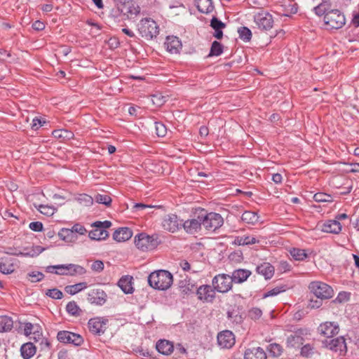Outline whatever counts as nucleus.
<instances>
[{
  "label": "nucleus",
  "instance_id": "1",
  "mask_svg": "<svg viewBox=\"0 0 359 359\" xmlns=\"http://www.w3.org/2000/svg\"><path fill=\"white\" fill-rule=\"evenodd\" d=\"M173 277L170 272L166 270H158L151 273L148 276L149 285L159 290H165L170 287Z\"/></svg>",
  "mask_w": 359,
  "mask_h": 359
},
{
  "label": "nucleus",
  "instance_id": "2",
  "mask_svg": "<svg viewBox=\"0 0 359 359\" xmlns=\"http://www.w3.org/2000/svg\"><path fill=\"white\" fill-rule=\"evenodd\" d=\"M200 218L202 219L203 226L210 231H215L224 224V219L219 213L207 212L204 209L200 210Z\"/></svg>",
  "mask_w": 359,
  "mask_h": 359
},
{
  "label": "nucleus",
  "instance_id": "3",
  "mask_svg": "<svg viewBox=\"0 0 359 359\" xmlns=\"http://www.w3.org/2000/svg\"><path fill=\"white\" fill-rule=\"evenodd\" d=\"M135 244L139 250L147 252L156 248L160 241L156 235L149 236L145 233H141L135 237Z\"/></svg>",
  "mask_w": 359,
  "mask_h": 359
},
{
  "label": "nucleus",
  "instance_id": "4",
  "mask_svg": "<svg viewBox=\"0 0 359 359\" xmlns=\"http://www.w3.org/2000/svg\"><path fill=\"white\" fill-rule=\"evenodd\" d=\"M137 27L141 36L147 40L156 38L159 33V27L157 23L151 18L142 19Z\"/></svg>",
  "mask_w": 359,
  "mask_h": 359
},
{
  "label": "nucleus",
  "instance_id": "5",
  "mask_svg": "<svg viewBox=\"0 0 359 359\" xmlns=\"http://www.w3.org/2000/svg\"><path fill=\"white\" fill-rule=\"evenodd\" d=\"M324 22L327 29H338L345 25L346 18L341 11L334 9L325 13Z\"/></svg>",
  "mask_w": 359,
  "mask_h": 359
},
{
  "label": "nucleus",
  "instance_id": "6",
  "mask_svg": "<svg viewBox=\"0 0 359 359\" xmlns=\"http://www.w3.org/2000/svg\"><path fill=\"white\" fill-rule=\"evenodd\" d=\"M309 288L311 292L321 299H330L334 294V291L330 285L320 281L311 282Z\"/></svg>",
  "mask_w": 359,
  "mask_h": 359
},
{
  "label": "nucleus",
  "instance_id": "7",
  "mask_svg": "<svg viewBox=\"0 0 359 359\" xmlns=\"http://www.w3.org/2000/svg\"><path fill=\"white\" fill-rule=\"evenodd\" d=\"M232 283L231 276L225 273L215 276L212 280V284L215 290L222 293L229 291L232 287Z\"/></svg>",
  "mask_w": 359,
  "mask_h": 359
},
{
  "label": "nucleus",
  "instance_id": "8",
  "mask_svg": "<svg viewBox=\"0 0 359 359\" xmlns=\"http://www.w3.org/2000/svg\"><path fill=\"white\" fill-rule=\"evenodd\" d=\"M254 22L258 29L262 31L270 30L273 25V18L272 15L265 11L257 13L254 16Z\"/></svg>",
  "mask_w": 359,
  "mask_h": 359
},
{
  "label": "nucleus",
  "instance_id": "9",
  "mask_svg": "<svg viewBox=\"0 0 359 359\" xmlns=\"http://www.w3.org/2000/svg\"><path fill=\"white\" fill-rule=\"evenodd\" d=\"M108 320L102 317H95L88 320V326L89 331L95 334L100 336L103 334L107 329Z\"/></svg>",
  "mask_w": 359,
  "mask_h": 359
},
{
  "label": "nucleus",
  "instance_id": "10",
  "mask_svg": "<svg viewBox=\"0 0 359 359\" xmlns=\"http://www.w3.org/2000/svg\"><path fill=\"white\" fill-rule=\"evenodd\" d=\"M57 338L60 342L72 344L76 346L81 345L83 342V339L80 334L69 331H60Z\"/></svg>",
  "mask_w": 359,
  "mask_h": 359
},
{
  "label": "nucleus",
  "instance_id": "11",
  "mask_svg": "<svg viewBox=\"0 0 359 359\" xmlns=\"http://www.w3.org/2000/svg\"><path fill=\"white\" fill-rule=\"evenodd\" d=\"M182 226V221L175 214H168L164 216L162 221V226L164 230L174 233Z\"/></svg>",
  "mask_w": 359,
  "mask_h": 359
},
{
  "label": "nucleus",
  "instance_id": "12",
  "mask_svg": "<svg viewBox=\"0 0 359 359\" xmlns=\"http://www.w3.org/2000/svg\"><path fill=\"white\" fill-rule=\"evenodd\" d=\"M57 271L55 273L58 275L74 276L76 273L83 274L85 269L83 267L73 264L55 265Z\"/></svg>",
  "mask_w": 359,
  "mask_h": 359
},
{
  "label": "nucleus",
  "instance_id": "13",
  "mask_svg": "<svg viewBox=\"0 0 359 359\" xmlns=\"http://www.w3.org/2000/svg\"><path fill=\"white\" fill-rule=\"evenodd\" d=\"M325 346L331 351L339 352V355H344L346 352V344L342 337L324 341Z\"/></svg>",
  "mask_w": 359,
  "mask_h": 359
},
{
  "label": "nucleus",
  "instance_id": "14",
  "mask_svg": "<svg viewBox=\"0 0 359 359\" xmlns=\"http://www.w3.org/2000/svg\"><path fill=\"white\" fill-rule=\"evenodd\" d=\"M106 292L100 288H94L88 293V301L93 304L97 306L103 305L107 301Z\"/></svg>",
  "mask_w": 359,
  "mask_h": 359
},
{
  "label": "nucleus",
  "instance_id": "15",
  "mask_svg": "<svg viewBox=\"0 0 359 359\" xmlns=\"http://www.w3.org/2000/svg\"><path fill=\"white\" fill-rule=\"evenodd\" d=\"M215 291L213 286L212 287L209 285H203L197 289L196 294L200 300L212 302L215 298Z\"/></svg>",
  "mask_w": 359,
  "mask_h": 359
},
{
  "label": "nucleus",
  "instance_id": "16",
  "mask_svg": "<svg viewBox=\"0 0 359 359\" xmlns=\"http://www.w3.org/2000/svg\"><path fill=\"white\" fill-rule=\"evenodd\" d=\"M318 331L320 335L327 338H332L333 336L338 334L339 327L337 323L325 322L320 325Z\"/></svg>",
  "mask_w": 359,
  "mask_h": 359
},
{
  "label": "nucleus",
  "instance_id": "17",
  "mask_svg": "<svg viewBox=\"0 0 359 359\" xmlns=\"http://www.w3.org/2000/svg\"><path fill=\"white\" fill-rule=\"evenodd\" d=\"M217 342L222 348H231L235 344V337L233 333L229 330H224L219 332L217 335Z\"/></svg>",
  "mask_w": 359,
  "mask_h": 359
},
{
  "label": "nucleus",
  "instance_id": "18",
  "mask_svg": "<svg viewBox=\"0 0 359 359\" xmlns=\"http://www.w3.org/2000/svg\"><path fill=\"white\" fill-rule=\"evenodd\" d=\"M182 225L188 233L193 234L198 232L201 230V225H203L202 219L200 218V212L196 219H187Z\"/></svg>",
  "mask_w": 359,
  "mask_h": 359
},
{
  "label": "nucleus",
  "instance_id": "19",
  "mask_svg": "<svg viewBox=\"0 0 359 359\" xmlns=\"http://www.w3.org/2000/svg\"><path fill=\"white\" fill-rule=\"evenodd\" d=\"M164 46L168 52L171 53H177L181 48L182 43L177 37L169 36H167Z\"/></svg>",
  "mask_w": 359,
  "mask_h": 359
},
{
  "label": "nucleus",
  "instance_id": "20",
  "mask_svg": "<svg viewBox=\"0 0 359 359\" xmlns=\"http://www.w3.org/2000/svg\"><path fill=\"white\" fill-rule=\"evenodd\" d=\"M133 236V231L130 228L121 227L113 233V238L117 242H124L129 240Z\"/></svg>",
  "mask_w": 359,
  "mask_h": 359
},
{
  "label": "nucleus",
  "instance_id": "21",
  "mask_svg": "<svg viewBox=\"0 0 359 359\" xmlns=\"http://www.w3.org/2000/svg\"><path fill=\"white\" fill-rule=\"evenodd\" d=\"M321 231L326 233L337 234L341 231V225L340 222L336 219L328 220L322 224Z\"/></svg>",
  "mask_w": 359,
  "mask_h": 359
},
{
  "label": "nucleus",
  "instance_id": "22",
  "mask_svg": "<svg viewBox=\"0 0 359 359\" xmlns=\"http://www.w3.org/2000/svg\"><path fill=\"white\" fill-rule=\"evenodd\" d=\"M245 359H266V354L263 348L253 347L248 348L244 355Z\"/></svg>",
  "mask_w": 359,
  "mask_h": 359
},
{
  "label": "nucleus",
  "instance_id": "23",
  "mask_svg": "<svg viewBox=\"0 0 359 359\" xmlns=\"http://www.w3.org/2000/svg\"><path fill=\"white\" fill-rule=\"evenodd\" d=\"M156 350L163 355H170L173 352V344L166 339H160L157 341L156 345Z\"/></svg>",
  "mask_w": 359,
  "mask_h": 359
},
{
  "label": "nucleus",
  "instance_id": "24",
  "mask_svg": "<svg viewBox=\"0 0 359 359\" xmlns=\"http://www.w3.org/2000/svg\"><path fill=\"white\" fill-rule=\"evenodd\" d=\"M251 275V271L247 269H236L232 273L231 278L236 283H241L245 281Z\"/></svg>",
  "mask_w": 359,
  "mask_h": 359
},
{
  "label": "nucleus",
  "instance_id": "25",
  "mask_svg": "<svg viewBox=\"0 0 359 359\" xmlns=\"http://www.w3.org/2000/svg\"><path fill=\"white\" fill-rule=\"evenodd\" d=\"M257 272L264 276L266 279H270L274 273V267L269 263H263L257 266Z\"/></svg>",
  "mask_w": 359,
  "mask_h": 359
},
{
  "label": "nucleus",
  "instance_id": "26",
  "mask_svg": "<svg viewBox=\"0 0 359 359\" xmlns=\"http://www.w3.org/2000/svg\"><path fill=\"white\" fill-rule=\"evenodd\" d=\"M132 279L133 278L131 276H126L122 277L118 283L119 287L126 294H131L133 292Z\"/></svg>",
  "mask_w": 359,
  "mask_h": 359
},
{
  "label": "nucleus",
  "instance_id": "27",
  "mask_svg": "<svg viewBox=\"0 0 359 359\" xmlns=\"http://www.w3.org/2000/svg\"><path fill=\"white\" fill-rule=\"evenodd\" d=\"M88 236L92 240L102 241L105 240L109 236V233L101 227H95V229L89 232Z\"/></svg>",
  "mask_w": 359,
  "mask_h": 359
},
{
  "label": "nucleus",
  "instance_id": "28",
  "mask_svg": "<svg viewBox=\"0 0 359 359\" xmlns=\"http://www.w3.org/2000/svg\"><path fill=\"white\" fill-rule=\"evenodd\" d=\"M331 8V2L330 0H323L320 4L313 8L314 13L318 16L325 15Z\"/></svg>",
  "mask_w": 359,
  "mask_h": 359
},
{
  "label": "nucleus",
  "instance_id": "29",
  "mask_svg": "<svg viewBox=\"0 0 359 359\" xmlns=\"http://www.w3.org/2000/svg\"><path fill=\"white\" fill-rule=\"evenodd\" d=\"M58 236L67 243H72L77 239V236L73 233L71 229H62L58 233Z\"/></svg>",
  "mask_w": 359,
  "mask_h": 359
},
{
  "label": "nucleus",
  "instance_id": "30",
  "mask_svg": "<svg viewBox=\"0 0 359 359\" xmlns=\"http://www.w3.org/2000/svg\"><path fill=\"white\" fill-rule=\"evenodd\" d=\"M13 320L12 318L7 316H0V332H7L12 330Z\"/></svg>",
  "mask_w": 359,
  "mask_h": 359
},
{
  "label": "nucleus",
  "instance_id": "31",
  "mask_svg": "<svg viewBox=\"0 0 359 359\" xmlns=\"http://www.w3.org/2000/svg\"><path fill=\"white\" fill-rule=\"evenodd\" d=\"M20 352L24 359H29L36 353V348L32 343H26L21 346Z\"/></svg>",
  "mask_w": 359,
  "mask_h": 359
},
{
  "label": "nucleus",
  "instance_id": "32",
  "mask_svg": "<svg viewBox=\"0 0 359 359\" xmlns=\"http://www.w3.org/2000/svg\"><path fill=\"white\" fill-rule=\"evenodd\" d=\"M197 8L201 13H209L212 11L214 6L212 0H197Z\"/></svg>",
  "mask_w": 359,
  "mask_h": 359
},
{
  "label": "nucleus",
  "instance_id": "33",
  "mask_svg": "<svg viewBox=\"0 0 359 359\" xmlns=\"http://www.w3.org/2000/svg\"><path fill=\"white\" fill-rule=\"evenodd\" d=\"M43 250H44L43 248H42V247H41L39 245H36V246H33L29 251H27L26 252H11L10 254L14 255H16V256L21 255V256H29V257H33L38 256Z\"/></svg>",
  "mask_w": 359,
  "mask_h": 359
},
{
  "label": "nucleus",
  "instance_id": "34",
  "mask_svg": "<svg viewBox=\"0 0 359 359\" xmlns=\"http://www.w3.org/2000/svg\"><path fill=\"white\" fill-rule=\"evenodd\" d=\"M241 219L245 223L255 224L258 222L259 216L255 212L245 211L241 216Z\"/></svg>",
  "mask_w": 359,
  "mask_h": 359
},
{
  "label": "nucleus",
  "instance_id": "35",
  "mask_svg": "<svg viewBox=\"0 0 359 359\" xmlns=\"http://www.w3.org/2000/svg\"><path fill=\"white\" fill-rule=\"evenodd\" d=\"M87 287V283L86 282L79 283L72 285H67L65 287V290L69 294H75L83 290Z\"/></svg>",
  "mask_w": 359,
  "mask_h": 359
},
{
  "label": "nucleus",
  "instance_id": "36",
  "mask_svg": "<svg viewBox=\"0 0 359 359\" xmlns=\"http://www.w3.org/2000/svg\"><path fill=\"white\" fill-rule=\"evenodd\" d=\"M256 243H258V241L250 236H238L234 240V243L238 245H252Z\"/></svg>",
  "mask_w": 359,
  "mask_h": 359
},
{
  "label": "nucleus",
  "instance_id": "37",
  "mask_svg": "<svg viewBox=\"0 0 359 359\" xmlns=\"http://www.w3.org/2000/svg\"><path fill=\"white\" fill-rule=\"evenodd\" d=\"M304 339L302 337L297 334H291L287 339V346L297 347L303 344Z\"/></svg>",
  "mask_w": 359,
  "mask_h": 359
},
{
  "label": "nucleus",
  "instance_id": "38",
  "mask_svg": "<svg viewBox=\"0 0 359 359\" xmlns=\"http://www.w3.org/2000/svg\"><path fill=\"white\" fill-rule=\"evenodd\" d=\"M222 52H223L222 45L219 42L215 41L212 43V46L210 48V51L208 56L209 57L218 56V55H220L222 53Z\"/></svg>",
  "mask_w": 359,
  "mask_h": 359
},
{
  "label": "nucleus",
  "instance_id": "39",
  "mask_svg": "<svg viewBox=\"0 0 359 359\" xmlns=\"http://www.w3.org/2000/svg\"><path fill=\"white\" fill-rule=\"evenodd\" d=\"M94 200L97 203L100 204H104L107 206L110 205L111 203V197L105 194H97L94 196Z\"/></svg>",
  "mask_w": 359,
  "mask_h": 359
},
{
  "label": "nucleus",
  "instance_id": "40",
  "mask_svg": "<svg viewBox=\"0 0 359 359\" xmlns=\"http://www.w3.org/2000/svg\"><path fill=\"white\" fill-rule=\"evenodd\" d=\"M269 353L273 357H278L283 353V347L276 343L271 344L268 347Z\"/></svg>",
  "mask_w": 359,
  "mask_h": 359
},
{
  "label": "nucleus",
  "instance_id": "41",
  "mask_svg": "<svg viewBox=\"0 0 359 359\" xmlns=\"http://www.w3.org/2000/svg\"><path fill=\"white\" fill-rule=\"evenodd\" d=\"M238 32L239 34V37L243 40L244 41H249L252 38V32L251 30L246 27H242L238 29Z\"/></svg>",
  "mask_w": 359,
  "mask_h": 359
},
{
  "label": "nucleus",
  "instance_id": "42",
  "mask_svg": "<svg viewBox=\"0 0 359 359\" xmlns=\"http://www.w3.org/2000/svg\"><path fill=\"white\" fill-rule=\"evenodd\" d=\"M290 255L295 260L302 261L306 258L307 255L304 250L293 248L290 250Z\"/></svg>",
  "mask_w": 359,
  "mask_h": 359
},
{
  "label": "nucleus",
  "instance_id": "43",
  "mask_svg": "<svg viewBox=\"0 0 359 359\" xmlns=\"http://www.w3.org/2000/svg\"><path fill=\"white\" fill-rule=\"evenodd\" d=\"M67 311L72 316H79L81 309L74 301L69 302L66 306Z\"/></svg>",
  "mask_w": 359,
  "mask_h": 359
},
{
  "label": "nucleus",
  "instance_id": "44",
  "mask_svg": "<svg viewBox=\"0 0 359 359\" xmlns=\"http://www.w3.org/2000/svg\"><path fill=\"white\" fill-rule=\"evenodd\" d=\"M37 209L41 214L46 216H52L55 210L53 207L46 205H39Z\"/></svg>",
  "mask_w": 359,
  "mask_h": 359
},
{
  "label": "nucleus",
  "instance_id": "45",
  "mask_svg": "<svg viewBox=\"0 0 359 359\" xmlns=\"http://www.w3.org/2000/svg\"><path fill=\"white\" fill-rule=\"evenodd\" d=\"M313 199L316 202H332V197L327 194L319 192L313 196Z\"/></svg>",
  "mask_w": 359,
  "mask_h": 359
},
{
  "label": "nucleus",
  "instance_id": "46",
  "mask_svg": "<svg viewBox=\"0 0 359 359\" xmlns=\"http://www.w3.org/2000/svg\"><path fill=\"white\" fill-rule=\"evenodd\" d=\"M36 330H41V327L38 325H33L31 323H25L24 324V334L26 336L33 334V332Z\"/></svg>",
  "mask_w": 359,
  "mask_h": 359
},
{
  "label": "nucleus",
  "instance_id": "47",
  "mask_svg": "<svg viewBox=\"0 0 359 359\" xmlns=\"http://www.w3.org/2000/svg\"><path fill=\"white\" fill-rule=\"evenodd\" d=\"M155 128H156V135L158 137H165L167 133V128L165 126L160 122H156L155 123Z\"/></svg>",
  "mask_w": 359,
  "mask_h": 359
},
{
  "label": "nucleus",
  "instance_id": "48",
  "mask_svg": "<svg viewBox=\"0 0 359 359\" xmlns=\"http://www.w3.org/2000/svg\"><path fill=\"white\" fill-rule=\"evenodd\" d=\"M262 311L260 309L255 307L252 308L248 311V316L252 320H258L261 318Z\"/></svg>",
  "mask_w": 359,
  "mask_h": 359
},
{
  "label": "nucleus",
  "instance_id": "49",
  "mask_svg": "<svg viewBox=\"0 0 359 359\" xmlns=\"http://www.w3.org/2000/svg\"><path fill=\"white\" fill-rule=\"evenodd\" d=\"M46 294L48 297L55 299H60L63 297L62 292L56 288L48 290Z\"/></svg>",
  "mask_w": 359,
  "mask_h": 359
},
{
  "label": "nucleus",
  "instance_id": "50",
  "mask_svg": "<svg viewBox=\"0 0 359 359\" xmlns=\"http://www.w3.org/2000/svg\"><path fill=\"white\" fill-rule=\"evenodd\" d=\"M14 271V266L12 264H6L0 262V271L4 274H10Z\"/></svg>",
  "mask_w": 359,
  "mask_h": 359
},
{
  "label": "nucleus",
  "instance_id": "51",
  "mask_svg": "<svg viewBox=\"0 0 359 359\" xmlns=\"http://www.w3.org/2000/svg\"><path fill=\"white\" fill-rule=\"evenodd\" d=\"M31 278L30 280L33 283L39 282L44 278V275L39 271H33L28 274Z\"/></svg>",
  "mask_w": 359,
  "mask_h": 359
},
{
  "label": "nucleus",
  "instance_id": "52",
  "mask_svg": "<svg viewBox=\"0 0 359 359\" xmlns=\"http://www.w3.org/2000/svg\"><path fill=\"white\" fill-rule=\"evenodd\" d=\"M351 296L350 292H341L339 293L338 296L337 297L335 301L339 303H343L346 302L349 300Z\"/></svg>",
  "mask_w": 359,
  "mask_h": 359
},
{
  "label": "nucleus",
  "instance_id": "53",
  "mask_svg": "<svg viewBox=\"0 0 359 359\" xmlns=\"http://www.w3.org/2000/svg\"><path fill=\"white\" fill-rule=\"evenodd\" d=\"M71 229L74 234L79 233L80 235H84L87 232L86 228L80 224H74Z\"/></svg>",
  "mask_w": 359,
  "mask_h": 359
},
{
  "label": "nucleus",
  "instance_id": "54",
  "mask_svg": "<svg viewBox=\"0 0 359 359\" xmlns=\"http://www.w3.org/2000/svg\"><path fill=\"white\" fill-rule=\"evenodd\" d=\"M283 291H285L283 287H275V288L270 290L268 292H265L264 294V297L266 298L268 297L275 296Z\"/></svg>",
  "mask_w": 359,
  "mask_h": 359
},
{
  "label": "nucleus",
  "instance_id": "55",
  "mask_svg": "<svg viewBox=\"0 0 359 359\" xmlns=\"http://www.w3.org/2000/svg\"><path fill=\"white\" fill-rule=\"evenodd\" d=\"M210 25L214 29H219L225 27V24L223 23L221 20H218L217 18H213L212 19Z\"/></svg>",
  "mask_w": 359,
  "mask_h": 359
},
{
  "label": "nucleus",
  "instance_id": "56",
  "mask_svg": "<svg viewBox=\"0 0 359 359\" xmlns=\"http://www.w3.org/2000/svg\"><path fill=\"white\" fill-rule=\"evenodd\" d=\"M91 269L95 272H101L104 269V263L100 260H96L92 264Z\"/></svg>",
  "mask_w": 359,
  "mask_h": 359
},
{
  "label": "nucleus",
  "instance_id": "57",
  "mask_svg": "<svg viewBox=\"0 0 359 359\" xmlns=\"http://www.w3.org/2000/svg\"><path fill=\"white\" fill-rule=\"evenodd\" d=\"M111 225V222H109V221H104V222H100V221H97V222H94L92 226L93 227H101L102 229H105L107 230V229L109 228Z\"/></svg>",
  "mask_w": 359,
  "mask_h": 359
},
{
  "label": "nucleus",
  "instance_id": "58",
  "mask_svg": "<svg viewBox=\"0 0 359 359\" xmlns=\"http://www.w3.org/2000/svg\"><path fill=\"white\" fill-rule=\"evenodd\" d=\"M313 351V347L310 344L304 346L301 349V355L304 357H309Z\"/></svg>",
  "mask_w": 359,
  "mask_h": 359
},
{
  "label": "nucleus",
  "instance_id": "59",
  "mask_svg": "<svg viewBox=\"0 0 359 359\" xmlns=\"http://www.w3.org/2000/svg\"><path fill=\"white\" fill-rule=\"evenodd\" d=\"M29 227L34 231H41L43 230V224L41 222H32Z\"/></svg>",
  "mask_w": 359,
  "mask_h": 359
},
{
  "label": "nucleus",
  "instance_id": "60",
  "mask_svg": "<svg viewBox=\"0 0 359 359\" xmlns=\"http://www.w3.org/2000/svg\"><path fill=\"white\" fill-rule=\"evenodd\" d=\"M155 206L150 205H146L144 203H135L133 205V210L138 211V210H143L144 209H151L154 208Z\"/></svg>",
  "mask_w": 359,
  "mask_h": 359
},
{
  "label": "nucleus",
  "instance_id": "61",
  "mask_svg": "<svg viewBox=\"0 0 359 359\" xmlns=\"http://www.w3.org/2000/svg\"><path fill=\"white\" fill-rule=\"evenodd\" d=\"M67 130H55L53 132V135L57 138H65L67 137Z\"/></svg>",
  "mask_w": 359,
  "mask_h": 359
},
{
  "label": "nucleus",
  "instance_id": "62",
  "mask_svg": "<svg viewBox=\"0 0 359 359\" xmlns=\"http://www.w3.org/2000/svg\"><path fill=\"white\" fill-rule=\"evenodd\" d=\"M32 27L35 30L41 31L45 28V25L42 22L36 20L33 23Z\"/></svg>",
  "mask_w": 359,
  "mask_h": 359
},
{
  "label": "nucleus",
  "instance_id": "63",
  "mask_svg": "<svg viewBox=\"0 0 359 359\" xmlns=\"http://www.w3.org/2000/svg\"><path fill=\"white\" fill-rule=\"evenodd\" d=\"M42 335L41 330H36L33 332V334L29 336L30 339L33 338L35 341H39Z\"/></svg>",
  "mask_w": 359,
  "mask_h": 359
},
{
  "label": "nucleus",
  "instance_id": "64",
  "mask_svg": "<svg viewBox=\"0 0 359 359\" xmlns=\"http://www.w3.org/2000/svg\"><path fill=\"white\" fill-rule=\"evenodd\" d=\"M180 265L184 271H188L191 269L190 264L187 260H182Z\"/></svg>",
  "mask_w": 359,
  "mask_h": 359
}]
</instances>
